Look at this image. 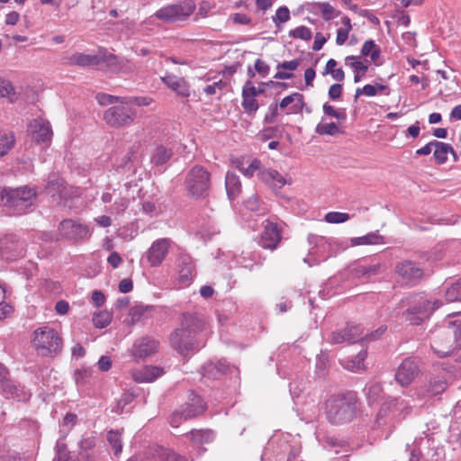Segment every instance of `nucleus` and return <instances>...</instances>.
<instances>
[{
	"label": "nucleus",
	"mask_w": 461,
	"mask_h": 461,
	"mask_svg": "<svg viewBox=\"0 0 461 461\" xmlns=\"http://www.w3.org/2000/svg\"><path fill=\"white\" fill-rule=\"evenodd\" d=\"M431 348L441 357L458 350L461 348V321H447L436 329L431 335Z\"/></svg>",
	"instance_id": "f257e3e1"
},
{
	"label": "nucleus",
	"mask_w": 461,
	"mask_h": 461,
	"mask_svg": "<svg viewBox=\"0 0 461 461\" xmlns=\"http://www.w3.org/2000/svg\"><path fill=\"white\" fill-rule=\"evenodd\" d=\"M32 344L37 354L41 357H56L63 348L61 336L50 326H41L36 329L32 336Z\"/></svg>",
	"instance_id": "f03ea898"
},
{
	"label": "nucleus",
	"mask_w": 461,
	"mask_h": 461,
	"mask_svg": "<svg viewBox=\"0 0 461 461\" xmlns=\"http://www.w3.org/2000/svg\"><path fill=\"white\" fill-rule=\"evenodd\" d=\"M357 410V399L353 393L332 396L326 402V412L330 422L341 424L350 421Z\"/></svg>",
	"instance_id": "7ed1b4c3"
},
{
	"label": "nucleus",
	"mask_w": 461,
	"mask_h": 461,
	"mask_svg": "<svg viewBox=\"0 0 461 461\" xmlns=\"http://www.w3.org/2000/svg\"><path fill=\"white\" fill-rule=\"evenodd\" d=\"M196 5L193 0H183L176 4L167 5L144 21L146 24H153L154 18L166 23H176L186 21L195 11Z\"/></svg>",
	"instance_id": "20e7f679"
},
{
	"label": "nucleus",
	"mask_w": 461,
	"mask_h": 461,
	"mask_svg": "<svg viewBox=\"0 0 461 461\" xmlns=\"http://www.w3.org/2000/svg\"><path fill=\"white\" fill-rule=\"evenodd\" d=\"M36 198L34 189L22 186L15 189H3L0 201L3 205L10 208L16 214H23L33 204Z\"/></svg>",
	"instance_id": "39448f33"
},
{
	"label": "nucleus",
	"mask_w": 461,
	"mask_h": 461,
	"mask_svg": "<svg viewBox=\"0 0 461 461\" xmlns=\"http://www.w3.org/2000/svg\"><path fill=\"white\" fill-rule=\"evenodd\" d=\"M440 305L441 303L438 300L431 302L423 296L415 295L411 297V306L403 312V315L411 324L419 325Z\"/></svg>",
	"instance_id": "423d86ee"
},
{
	"label": "nucleus",
	"mask_w": 461,
	"mask_h": 461,
	"mask_svg": "<svg viewBox=\"0 0 461 461\" xmlns=\"http://www.w3.org/2000/svg\"><path fill=\"white\" fill-rule=\"evenodd\" d=\"M185 185L193 197L203 196L209 188V173L202 167H193L186 176Z\"/></svg>",
	"instance_id": "0eeeda50"
},
{
	"label": "nucleus",
	"mask_w": 461,
	"mask_h": 461,
	"mask_svg": "<svg viewBox=\"0 0 461 461\" xmlns=\"http://www.w3.org/2000/svg\"><path fill=\"white\" fill-rule=\"evenodd\" d=\"M58 230L62 238L74 241L89 239L92 234L87 225L72 219L63 220Z\"/></svg>",
	"instance_id": "6e6552de"
},
{
	"label": "nucleus",
	"mask_w": 461,
	"mask_h": 461,
	"mask_svg": "<svg viewBox=\"0 0 461 461\" xmlns=\"http://www.w3.org/2000/svg\"><path fill=\"white\" fill-rule=\"evenodd\" d=\"M420 374V363L412 357L405 358L398 366L395 380L402 386L410 385Z\"/></svg>",
	"instance_id": "1a4fd4ad"
},
{
	"label": "nucleus",
	"mask_w": 461,
	"mask_h": 461,
	"mask_svg": "<svg viewBox=\"0 0 461 461\" xmlns=\"http://www.w3.org/2000/svg\"><path fill=\"white\" fill-rule=\"evenodd\" d=\"M29 135L37 143L49 145L52 138V130L48 120L44 117L33 118L28 127Z\"/></svg>",
	"instance_id": "9d476101"
},
{
	"label": "nucleus",
	"mask_w": 461,
	"mask_h": 461,
	"mask_svg": "<svg viewBox=\"0 0 461 461\" xmlns=\"http://www.w3.org/2000/svg\"><path fill=\"white\" fill-rule=\"evenodd\" d=\"M172 245V240L167 238L155 240L146 253L148 262L151 267L160 266L166 258Z\"/></svg>",
	"instance_id": "9b49d317"
},
{
	"label": "nucleus",
	"mask_w": 461,
	"mask_h": 461,
	"mask_svg": "<svg viewBox=\"0 0 461 461\" xmlns=\"http://www.w3.org/2000/svg\"><path fill=\"white\" fill-rule=\"evenodd\" d=\"M282 239V229L277 223L267 221L261 233L259 245L266 249L274 250Z\"/></svg>",
	"instance_id": "f8f14e48"
},
{
	"label": "nucleus",
	"mask_w": 461,
	"mask_h": 461,
	"mask_svg": "<svg viewBox=\"0 0 461 461\" xmlns=\"http://www.w3.org/2000/svg\"><path fill=\"white\" fill-rule=\"evenodd\" d=\"M187 330L177 328L170 335V342L174 348H176L181 355H185L187 352L194 349L197 346L194 339L195 335L191 333L190 337L186 336Z\"/></svg>",
	"instance_id": "ddd939ff"
},
{
	"label": "nucleus",
	"mask_w": 461,
	"mask_h": 461,
	"mask_svg": "<svg viewBox=\"0 0 461 461\" xmlns=\"http://www.w3.org/2000/svg\"><path fill=\"white\" fill-rule=\"evenodd\" d=\"M23 252L22 244L13 235L5 236L0 240V258L11 260L22 256Z\"/></svg>",
	"instance_id": "4468645a"
},
{
	"label": "nucleus",
	"mask_w": 461,
	"mask_h": 461,
	"mask_svg": "<svg viewBox=\"0 0 461 461\" xmlns=\"http://www.w3.org/2000/svg\"><path fill=\"white\" fill-rule=\"evenodd\" d=\"M396 272L402 281L407 285L415 284L422 276V270L411 261H404L397 265Z\"/></svg>",
	"instance_id": "2eb2a0df"
},
{
	"label": "nucleus",
	"mask_w": 461,
	"mask_h": 461,
	"mask_svg": "<svg viewBox=\"0 0 461 461\" xmlns=\"http://www.w3.org/2000/svg\"><path fill=\"white\" fill-rule=\"evenodd\" d=\"M345 117L323 118L316 126V132L321 135L336 136L344 132L345 125L342 121Z\"/></svg>",
	"instance_id": "dca6fc26"
},
{
	"label": "nucleus",
	"mask_w": 461,
	"mask_h": 461,
	"mask_svg": "<svg viewBox=\"0 0 461 461\" xmlns=\"http://www.w3.org/2000/svg\"><path fill=\"white\" fill-rule=\"evenodd\" d=\"M281 108H288L287 114H298L303 113H310L312 111L305 106L303 95L300 93H294L282 99L280 102Z\"/></svg>",
	"instance_id": "f3484780"
},
{
	"label": "nucleus",
	"mask_w": 461,
	"mask_h": 461,
	"mask_svg": "<svg viewBox=\"0 0 461 461\" xmlns=\"http://www.w3.org/2000/svg\"><path fill=\"white\" fill-rule=\"evenodd\" d=\"M158 348V342L153 339L142 338L133 345L132 356L136 358H145L153 355Z\"/></svg>",
	"instance_id": "a211bd4d"
},
{
	"label": "nucleus",
	"mask_w": 461,
	"mask_h": 461,
	"mask_svg": "<svg viewBox=\"0 0 461 461\" xmlns=\"http://www.w3.org/2000/svg\"><path fill=\"white\" fill-rule=\"evenodd\" d=\"M100 55H90L81 52H76L63 59V63L68 66L89 67L101 64Z\"/></svg>",
	"instance_id": "6ab92c4d"
},
{
	"label": "nucleus",
	"mask_w": 461,
	"mask_h": 461,
	"mask_svg": "<svg viewBox=\"0 0 461 461\" xmlns=\"http://www.w3.org/2000/svg\"><path fill=\"white\" fill-rule=\"evenodd\" d=\"M143 461H189L185 456H182L173 450L157 447L150 449ZM193 461V460H190Z\"/></svg>",
	"instance_id": "aec40b11"
},
{
	"label": "nucleus",
	"mask_w": 461,
	"mask_h": 461,
	"mask_svg": "<svg viewBox=\"0 0 461 461\" xmlns=\"http://www.w3.org/2000/svg\"><path fill=\"white\" fill-rule=\"evenodd\" d=\"M164 374L163 368L156 366H146L131 371V377L137 383H152Z\"/></svg>",
	"instance_id": "412c9836"
},
{
	"label": "nucleus",
	"mask_w": 461,
	"mask_h": 461,
	"mask_svg": "<svg viewBox=\"0 0 461 461\" xmlns=\"http://www.w3.org/2000/svg\"><path fill=\"white\" fill-rule=\"evenodd\" d=\"M161 81L178 95L182 97H188L190 95L189 86L183 77L167 73L164 77H161Z\"/></svg>",
	"instance_id": "4be33fe9"
},
{
	"label": "nucleus",
	"mask_w": 461,
	"mask_h": 461,
	"mask_svg": "<svg viewBox=\"0 0 461 461\" xmlns=\"http://www.w3.org/2000/svg\"><path fill=\"white\" fill-rule=\"evenodd\" d=\"M233 164L245 176L248 177H252L255 173H258V175L260 171L265 169L262 167L261 161L258 158H236L233 160Z\"/></svg>",
	"instance_id": "5701e85b"
},
{
	"label": "nucleus",
	"mask_w": 461,
	"mask_h": 461,
	"mask_svg": "<svg viewBox=\"0 0 461 461\" xmlns=\"http://www.w3.org/2000/svg\"><path fill=\"white\" fill-rule=\"evenodd\" d=\"M204 324V320L197 313H184L181 317L179 328L187 330L186 336L189 338L191 333L196 335Z\"/></svg>",
	"instance_id": "b1692460"
},
{
	"label": "nucleus",
	"mask_w": 461,
	"mask_h": 461,
	"mask_svg": "<svg viewBox=\"0 0 461 461\" xmlns=\"http://www.w3.org/2000/svg\"><path fill=\"white\" fill-rule=\"evenodd\" d=\"M258 177L263 183L273 189H280L288 184L285 177L273 168L263 169V171H260L258 174Z\"/></svg>",
	"instance_id": "393cba45"
},
{
	"label": "nucleus",
	"mask_w": 461,
	"mask_h": 461,
	"mask_svg": "<svg viewBox=\"0 0 461 461\" xmlns=\"http://www.w3.org/2000/svg\"><path fill=\"white\" fill-rule=\"evenodd\" d=\"M177 267L179 278L183 282H188L194 276V264L192 258L188 254L180 253L177 259Z\"/></svg>",
	"instance_id": "a878e982"
},
{
	"label": "nucleus",
	"mask_w": 461,
	"mask_h": 461,
	"mask_svg": "<svg viewBox=\"0 0 461 461\" xmlns=\"http://www.w3.org/2000/svg\"><path fill=\"white\" fill-rule=\"evenodd\" d=\"M192 402V403H185L180 408L184 413V420L201 415L205 410V405L199 396H194Z\"/></svg>",
	"instance_id": "bb28decb"
},
{
	"label": "nucleus",
	"mask_w": 461,
	"mask_h": 461,
	"mask_svg": "<svg viewBox=\"0 0 461 461\" xmlns=\"http://www.w3.org/2000/svg\"><path fill=\"white\" fill-rule=\"evenodd\" d=\"M346 329L348 334L357 336V339L355 340V342H357L358 340L369 341L379 339L385 332L386 326H381L375 332L371 333L369 336L366 335L365 337H362L363 328L360 325H349Z\"/></svg>",
	"instance_id": "cd10ccee"
},
{
	"label": "nucleus",
	"mask_w": 461,
	"mask_h": 461,
	"mask_svg": "<svg viewBox=\"0 0 461 461\" xmlns=\"http://www.w3.org/2000/svg\"><path fill=\"white\" fill-rule=\"evenodd\" d=\"M47 192L53 198L57 196V203H60L62 199H66L68 192L65 182L62 179L57 178L52 180L47 185Z\"/></svg>",
	"instance_id": "c85d7f7f"
},
{
	"label": "nucleus",
	"mask_w": 461,
	"mask_h": 461,
	"mask_svg": "<svg viewBox=\"0 0 461 461\" xmlns=\"http://www.w3.org/2000/svg\"><path fill=\"white\" fill-rule=\"evenodd\" d=\"M452 154L454 160H457V156L456 152L454 151L453 148L444 142L436 141L435 143V150H434V158L438 164H443L447 159V155Z\"/></svg>",
	"instance_id": "c756f323"
},
{
	"label": "nucleus",
	"mask_w": 461,
	"mask_h": 461,
	"mask_svg": "<svg viewBox=\"0 0 461 461\" xmlns=\"http://www.w3.org/2000/svg\"><path fill=\"white\" fill-rule=\"evenodd\" d=\"M384 243V238L382 235L378 234L377 231L369 232L365 236L352 238L350 240L351 246L377 245Z\"/></svg>",
	"instance_id": "7c9ffc66"
},
{
	"label": "nucleus",
	"mask_w": 461,
	"mask_h": 461,
	"mask_svg": "<svg viewBox=\"0 0 461 461\" xmlns=\"http://www.w3.org/2000/svg\"><path fill=\"white\" fill-rule=\"evenodd\" d=\"M225 185L230 199H235L240 193L241 183L239 176L234 173H227Z\"/></svg>",
	"instance_id": "2f4dec72"
},
{
	"label": "nucleus",
	"mask_w": 461,
	"mask_h": 461,
	"mask_svg": "<svg viewBox=\"0 0 461 461\" xmlns=\"http://www.w3.org/2000/svg\"><path fill=\"white\" fill-rule=\"evenodd\" d=\"M366 357V352L365 350H361L354 358H348L344 360L343 366L345 368L353 371L358 372L365 369V359Z\"/></svg>",
	"instance_id": "473e14b6"
},
{
	"label": "nucleus",
	"mask_w": 461,
	"mask_h": 461,
	"mask_svg": "<svg viewBox=\"0 0 461 461\" xmlns=\"http://www.w3.org/2000/svg\"><path fill=\"white\" fill-rule=\"evenodd\" d=\"M153 103V99L149 96H123L122 100V105L128 107L130 110L133 106H149Z\"/></svg>",
	"instance_id": "72a5a7b5"
},
{
	"label": "nucleus",
	"mask_w": 461,
	"mask_h": 461,
	"mask_svg": "<svg viewBox=\"0 0 461 461\" xmlns=\"http://www.w3.org/2000/svg\"><path fill=\"white\" fill-rule=\"evenodd\" d=\"M171 157H172V151L170 149H167L164 146H158L154 149V151L150 157V161H151V163H153L157 166H159V165H163L167 161H168Z\"/></svg>",
	"instance_id": "f704fd0d"
},
{
	"label": "nucleus",
	"mask_w": 461,
	"mask_h": 461,
	"mask_svg": "<svg viewBox=\"0 0 461 461\" xmlns=\"http://www.w3.org/2000/svg\"><path fill=\"white\" fill-rule=\"evenodd\" d=\"M361 55L364 57L369 56L373 62H376L381 54V50L374 40H367L364 42L361 48Z\"/></svg>",
	"instance_id": "c9c22d12"
},
{
	"label": "nucleus",
	"mask_w": 461,
	"mask_h": 461,
	"mask_svg": "<svg viewBox=\"0 0 461 461\" xmlns=\"http://www.w3.org/2000/svg\"><path fill=\"white\" fill-rule=\"evenodd\" d=\"M214 438V433L210 429L193 430L191 439L194 444L203 445L212 442Z\"/></svg>",
	"instance_id": "e433bc0d"
},
{
	"label": "nucleus",
	"mask_w": 461,
	"mask_h": 461,
	"mask_svg": "<svg viewBox=\"0 0 461 461\" xmlns=\"http://www.w3.org/2000/svg\"><path fill=\"white\" fill-rule=\"evenodd\" d=\"M14 136L9 131H0V157L6 155L14 145Z\"/></svg>",
	"instance_id": "4c0bfd02"
},
{
	"label": "nucleus",
	"mask_w": 461,
	"mask_h": 461,
	"mask_svg": "<svg viewBox=\"0 0 461 461\" xmlns=\"http://www.w3.org/2000/svg\"><path fill=\"white\" fill-rule=\"evenodd\" d=\"M446 388H447V383L444 380L434 378L429 382V387L426 390V393L419 392L418 395L420 397H423L426 395L427 396L437 395V394L444 392L446 390Z\"/></svg>",
	"instance_id": "58836bf2"
},
{
	"label": "nucleus",
	"mask_w": 461,
	"mask_h": 461,
	"mask_svg": "<svg viewBox=\"0 0 461 461\" xmlns=\"http://www.w3.org/2000/svg\"><path fill=\"white\" fill-rule=\"evenodd\" d=\"M102 61L101 63H105L106 66L111 69V71L117 72L121 70L122 65L128 60L121 59L113 54L108 55H100Z\"/></svg>",
	"instance_id": "ea45409f"
},
{
	"label": "nucleus",
	"mask_w": 461,
	"mask_h": 461,
	"mask_svg": "<svg viewBox=\"0 0 461 461\" xmlns=\"http://www.w3.org/2000/svg\"><path fill=\"white\" fill-rule=\"evenodd\" d=\"M0 96L7 97L11 103L18 99V95L14 92L12 83L5 78L0 77Z\"/></svg>",
	"instance_id": "a19ab883"
},
{
	"label": "nucleus",
	"mask_w": 461,
	"mask_h": 461,
	"mask_svg": "<svg viewBox=\"0 0 461 461\" xmlns=\"http://www.w3.org/2000/svg\"><path fill=\"white\" fill-rule=\"evenodd\" d=\"M345 62L352 68L354 74H366L368 69V66L362 62L358 56H348Z\"/></svg>",
	"instance_id": "79ce46f5"
},
{
	"label": "nucleus",
	"mask_w": 461,
	"mask_h": 461,
	"mask_svg": "<svg viewBox=\"0 0 461 461\" xmlns=\"http://www.w3.org/2000/svg\"><path fill=\"white\" fill-rule=\"evenodd\" d=\"M317 6L321 14L323 20L330 21L331 19L340 14L339 11H337L330 3L322 2L318 3Z\"/></svg>",
	"instance_id": "37998d69"
},
{
	"label": "nucleus",
	"mask_w": 461,
	"mask_h": 461,
	"mask_svg": "<svg viewBox=\"0 0 461 461\" xmlns=\"http://www.w3.org/2000/svg\"><path fill=\"white\" fill-rule=\"evenodd\" d=\"M445 296L448 303L461 302V281H457L449 286L446 291Z\"/></svg>",
	"instance_id": "c03bdc74"
},
{
	"label": "nucleus",
	"mask_w": 461,
	"mask_h": 461,
	"mask_svg": "<svg viewBox=\"0 0 461 461\" xmlns=\"http://www.w3.org/2000/svg\"><path fill=\"white\" fill-rule=\"evenodd\" d=\"M356 339L357 336L348 334L347 329L340 331H334L330 336V342L333 344H339L346 341L355 343Z\"/></svg>",
	"instance_id": "a18cd8bd"
},
{
	"label": "nucleus",
	"mask_w": 461,
	"mask_h": 461,
	"mask_svg": "<svg viewBox=\"0 0 461 461\" xmlns=\"http://www.w3.org/2000/svg\"><path fill=\"white\" fill-rule=\"evenodd\" d=\"M112 315L107 311H101L93 316V323L96 328L102 329L110 324Z\"/></svg>",
	"instance_id": "49530a36"
},
{
	"label": "nucleus",
	"mask_w": 461,
	"mask_h": 461,
	"mask_svg": "<svg viewBox=\"0 0 461 461\" xmlns=\"http://www.w3.org/2000/svg\"><path fill=\"white\" fill-rule=\"evenodd\" d=\"M122 98L123 96H116L105 93H98L95 95L96 101L102 106H106L113 104H120L122 105Z\"/></svg>",
	"instance_id": "de8ad7c7"
},
{
	"label": "nucleus",
	"mask_w": 461,
	"mask_h": 461,
	"mask_svg": "<svg viewBox=\"0 0 461 461\" xmlns=\"http://www.w3.org/2000/svg\"><path fill=\"white\" fill-rule=\"evenodd\" d=\"M289 35L294 39H301L303 41H309L312 37L311 29L303 25L298 26L294 30H292Z\"/></svg>",
	"instance_id": "09e8293b"
},
{
	"label": "nucleus",
	"mask_w": 461,
	"mask_h": 461,
	"mask_svg": "<svg viewBox=\"0 0 461 461\" xmlns=\"http://www.w3.org/2000/svg\"><path fill=\"white\" fill-rule=\"evenodd\" d=\"M107 440L113 449L115 455L122 451L121 435L118 431H109L107 433Z\"/></svg>",
	"instance_id": "8fccbe9b"
},
{
	"label": "nucleus",
	"mask_w": 461,
	"mask_h": 461,
	"mask_svg": "<svg viewBox=\"0 0 461 461\" xmlns=\"http://www.w3.org/2000/svg\"><path fill=\"white\" fill-rule=\"evenodd\" d=\"M349 214L339 212H330L325 215V221L329 223H343L349 220Z\"/></svg>",
	"instance_id": "3c124183"
},
{
	"label": "nucleus",
	"mask_w": 461,
	"mask_h": 461,
	"mask_svg": "<svg viewBox=\"0 0 461 461\" xmlns=\"http://www.w3.org/2000/svg\"><path fill=\"white\" fill-rule=\"evenodd\" d=\"M242 107L247 113H252L257 112L258 109V104L255 97H249L247 95H242Z\"/></svg>",
	"instance_id": "603ef678"
},
{
	"label": "nucleus",
	"mask_w": 461,
	"mask_h": 461,
	"mask_svg": "<svg viewBox=\"0 0 461 461\" xmlns=\"http://www.w3.org/2000/svg\"><path fill=\"white\" fill-rule=\"evenodd\" d=\"M92 376V370L88 368H81L75 372L74 378L77 384H86Z\"/></svg>",
	"instance_id": "864d4df0"
},
{
	"label": "nucleus",
	"mask_w": 461,
	"mask_h": 461,
	"mask_svg": "<svg viewBox=\"0 0 461 461\" xmlns=\"http://www.w3.org/2000/svg\"><path fill=\"white\" fill-rule=\"evenodd\" d=\"M148 312V308L142 305H136L130 310L131 316V323L133 324L135 322L140 321L145 313Z\"/></svg>",
	"instance_id": "5fc2aeb1"
},
{
	"label": "nucleus",
	"mask_w": 461,
	"mask_h": 461,
	"mask_svg": "<svg viewBox=\"0 0 461 461\" xmlns=\"http://www.w3.org/2000/svg\"><path fill=\"white\" fill-rule=\"evenodd\" d=\"M290 19V12L286 6L279 7L276 14L273 16V22L278 25L279 23H283L287 22Z\"/></svg>",
	"instance_id": "6e6d98bb"
},
{
	"label": "nucleus",
	"mask_w": 461,
	"mask_h": 461,
	"mask_svg": "<svg viewBox=\"0 0 461 461\" xmlns=\"http://www.w3.org/2000/svg\"><path fill=\"white\" fill-rule=\"evenodd\" d=\"M382 392H383V388L380 384L374 383V384H370L367 388V393H366L369 402L377 401L380 398Z\"/></svg>",
	"instance_id": "4d7b16f0"
},
{
	"label": "nucleus",
	"mask_w": 461,
	"mask_h": 461,
	"mask_svg": "<svg viewBox=\"0 0 461 461\" xmlns=\"http://www.w3.org/2000/svg\"><path fill=\"white\" fill-rule=\"evenodd\" d=\"M261 93H263V90H258L250 80L246 81L242 86V95L256 98Z\"/></svg>",
	"instance_id": "13d9d810"
},
{
	"label": "nucleus",
	"mask_w": 461,
	"mask_h": 461,
	"mask_svg": "<svg viewBox=\"0 0 461 461\" xmlns=\"http://www.w3.org/2000/svg\"><path fill=\"white\" fill-rule=\"evenodd\" d=\"M254 68L262 77H266L270 71V67L260 59L255 60Z\"/></svg>",
	"instance_id": "bf43d9fd"
},
{
	"label": "nucleus",
	"mask_w": 461,
	"mask_h": 461,
	"mask_svg": "<svg viewBox=\"0 0 461 461\" xmlns=\"http://www.w3.org/2000/svg\"><path fill=\"white\" fill-rule=\"evenodd\" d=\"M128 207V200L125 198H120L114 202L113 204L111 211L115 213H122L126 208Z\"/></svg>",
	"instance_id": "052dcab7"
},
{
	"label": "nucleus",
	"mask_w": 461,
	"mask_h": 461,
	"mask_svg": "<svg viewBox=\"0 0 461 461\" xmlns=\"http://www.w3.org/2000/svg\"><path fill=\"white\" fill-rule=\"evenodd\" d=\"M356 94L357 95L375 96L377 94L376 86L367 84L362 89L357 88Z\"/></svg>",
	"instance_id": "680f3d73"
},
{
	"label": "nucleus",
	"mask_w": 461,
	"mask_h": 461,
	"mask_svg": "<svg viewBox=\"0 0 461 461\" xmlns=\"http://www.w3.org/2000/svg\"><path fill=\"white\" fill-rule=\"evenodd\" d=\"M342 94V85L333 84L329 89V96L332 100H338L340 98Z\"/></svg>",
	"instance_id": "e2e57ef3"
},
{
	"label": "nucleus",
	"mask_w": 461,
	"mask_h": 461,
	"mask_svg": "<svg viewBox=\"0 0 461 461\" xmlns=\"http://www.w3.org/2000/svg\"><path fill=\"white\" fill-rule=\"evenodd\" d=\"M184 420H185L184 413H183L182 410L180 409L172 414L171 420H170V424L172 427L177 428Z\"/></svg>",
	"instance_id": "0e129e2a"
},
{
	"label": "nucleus",
	"mask_w": 461,
	"mask_h": 461,
	"mask_svg": "<svg viewBox=\"0 0 461 461\" xmlns=\"http://www.w3.org/2000/svg\"><path fill=\"white\" fill-rule=\"evenodd\" d=\"M300 62L297 59H292L289 61H284L277 65V69L283 68L290 71L296 70L299 67Z\"/></svg>",
	"instance_id": "69168bd1"
},
{
	"label": "nucleus",
	"mask_w": 461,
	"mask_h": 461,
	"mask_svg": "<svg viewBox=\"0 0 461 461\" xmlns=\"http://www.w3.org/2000/svg\"><path fill=\"white\" fill-rule=\"evenodd\" d=\"M97 366L101 371L106 372L112 367V360L107 356H102L98 360Z\"/></svg>",
	"instance_id": "338daca9"
},
{
	"label": "nucleus",
	"mask_w": 461,
	"mask_h": 461,
	"mask_svg": "<svg viewBox=\"0 0 461 461\" xmlns=\"http://www.w3.org/2000/svg\"><path fill=\"white\" fill-rule=\"evenodd\" d=\"M326 38L320 32L316 33L315 39L312 44V50L314 51H319L322 49L323 45L326 42Z\"/></svg>",
	"instance_id": "774afa93"
}]
</instances>
